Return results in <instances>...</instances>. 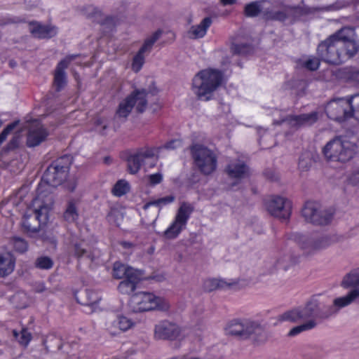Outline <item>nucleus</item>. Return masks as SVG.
<instances>
[{"instance_id": "22", "label": "nucleus", "mask_w": 359, "mask_h": 359, "mask_svg": "<svg viewBox=\"0 0 359 359\" xmlns=\"http://www.w3.org/2000/svg\"><path fill=\"white\" fill-rule=\"evenodd\" d=\"M29 29L32 34L39 39H46L54 36L57 34V29L52 25H41L37 22H30Z\"/></svg>"}, {"instance_id": "43", "label": "nucleus", "mask_w": 359, "mask_h": 359, "mask_svg": "<svg viewBox=\"0 0 359 359\" xmlns=\"http://www.w3.org/2000/svg\"><path fill=\"white\" fill-rule=\"evenodd\" d=\"M311 154L306 152L299 158V168L302 171L306 170L311 165Z\"/></svg>"}, {"instance_id": "26", "label": "nucleus", "mask_w": 359, "mask_h": 359, "mask_svg": "<svg viewBox=\"0 0 359 359\" xmlns=\"http://www.w3.org/2000/svg\"><path fill=\"white\" fill-rule=\"evenodd\" d=\"M212 20L210 18H204L200 24L192 26L187 34L191 39H199L203 37L208 29L210 27Z\"/></svg>"}, {"instance_id": "12", "label": "nucleus", "mask_w": 359, "mask_h": 359, "mask_svg": "<svg viewBox=\"0 0 359 359\" xmlns=\"http://www.w3.org/2000/svg\"><path fill=\"white\" fill-rule=\"evenodd\" d=\"M302 215L307 222L315 225H326L332 219V214L315 201H308L304 204Z\"/></svg>"}, {"instance_id": "49", "label": "nucleus", "mask_w": 359, "mask_h": 359, "mask_svg": "<svg viewBox=\"0 0 359 359\" xmlns=\"http://www.w3.org/2000/svg\"><path fill=\"white\" fill-rule=\"evenodd\" d=\"M95 130L102 133L106 128V121L102 118H97L95 121Z\"/></svg>"}, {"instance_id": "52", "label": "nucleus", "mask_w": 359, "mask_h": 359, "mask_svg": "<svg viewBox=\"0 0 359 359\" xmlns=\"http://www.w3.org/2000/svg\"><path fill=\"white\" fill-rule=\"evenodd\" d=\"M34 290L36 292H44L46 290V287H45L44 283H40L37 284L35 286Z\"/></svg>"}, {"instance_id": "58", "label": "nucleus", "mask_w": 359, "mask_h": 359, "mask_svg": "<svg viewBox=\"0 0 359 359\" xmlns=\"http://www.w3.org/2000/svg\"><path fill=\"white\" fill-rule=\"evenodd\" d=\"M3 125V121H1V119L0 118V128L1 127V126Z\"/></svg>"}, {"instance_id": "24", "label": "nucleus", "mask_w": 359, "mask_h": 359, "mask_svg": "<svg viewBox=\"0 0 359 359\" xmlns=\"http://www.w3.org/2000/svg\"><path fill=\"white\" fill-rule=\"evenodd\" d=\"M226 172L230 178L238 182L248 175V168L241 161L231 162L226 168Z\"/></svg>"}, {"instance_id": "2", "label": "nucleus", "mask_w": 359, "mask_h": 359, "mask_svg": "<svg viewBox=\"0 0 359 359\" xmlns=\"http://www.w3.org/2000/svg\"><path fill=\"white\" fill-rule=\"evenodd\" d=\"M359 50L354 29L343 27L322 42L318 47V53L325 62L339 65L354 56Z\"/></svg>"}, {"instance_id": "21", "label": "nucleus", "mask_w": 359, "mask_h": 359, "mask_svg": "<svg viewBox=\"0 0 359 359\" xmlns=\"http://www.w3.org/2000/svg\"><path fill=\"white\" fill-rule=\"evenodd\" d=\"M134 322L124 316H117L115 319L111 320L107 324V330L113 334L116 335L120 332H125L134 326Z\"/></svg>"}, {"instance_id": "44", "label": "nucleus", "mask_w": 359, "mask_h": 359, "mask_svg": "<svg viewBox=\"0 0 359 359\" xmlns=\"http://www.w3.org/2000/svg\"><path fill=\"white\" fill-rule=\"evenodd\" d=\"M18 121H15L8 124L0 133V146L6 141L8 136L11 135L13 130L16 128Z\"/></svg>"}, {"instance_id": "15", "label": "nucleus", "mask_w": 359, "mask_h": 359, "mask_svg": "<svg viewBox=\"0 0 359 359\" xmlns=\"http://www.w3.org/2000/svg\"><path fill=\"white\" fill-rule=\"evenodd\" d=\"M266 210L273 217L287 221L292 212V203L281 196H272L265 201Z\"/></svg>"}, {"instance_id": "25", "label": "nucleus", "mask_w": 359, "mask_h": 359, "mask_svg": "<svg viewBox=\"0 0 359 359\" xmlns=\"http://www.w3.org/2000/svg\"><path fill=\"white\" fill-rule=\"evenodd\" d=\"M142 278V273L141 271L126 278L124 280L119 283L118 287V291L123 294L131 293L135 290L137 284L140 281Z\"/></svg>"}, {"instance_id": "46", "label": "nucleus", "mask_w": 359, "mask_h": 359, "mask_svg": "<svg viewBox=\"0 0 359 359\" xmlns=\"http://www.w3.org/2000/svg\"><path fill=\"white\" fill-rule=\"evenodd\" d=\"M319 60L316 57H309L304 62V66L311 71L316 70L319 67Z\"/></svg>"}, {"instance_id": "40", "label": "nucleus", "mask_w": 359, "mask_h": 359, "mask_svg": "<svg viewBox=\"0 0 359 359\" xmlns=\"http://www.w3.org/2000/svg\"><path fill=\"white\" fill-rule=\"evenodd\" d=\"M35 265L39 269L48 270L53 267V262L50 257L43 256L37 258Z\"/></svg>"}, {"instance_id": "18", "label": "nucleus", "mask_w": 359, "mask_h": 359, "mask_svg": "<svg viewBox=\"0 0 359 359\" xmlns=\"http://www.w3.org/2000/svg\"><path fill=\"white\" fill-rule=\"evenodd\" d=\"M48 133L46 129L37 121H34L30 126L27 137V144L29 147H34L43 142Z\"/></svg>"}, {"instance_id": "41", "label": "nucleus", "mask_w": 359, "mask_h": 359, "mask_svg": "<svg viewBox=\"0 0 359 359\" xmlns=\"http://www.w3.org/2000/svg\"><path fill=\"white\" fill-rule=\"evenodd\" d=\"M13 335L24 346H27L31 340V334L26 329H22L20 333L13 330Z\"/></svg>"}, {"instance_id": "56", "label": "nucleus", "mask_w": 359, "mask_h": 359, "mask_svg": "<svg viewBox=\"0 0 359 359\" xmlns=\"http://www.w3.org/2000/svg\"><path fill=\"white\" fill-rule=\"evenodd\" d=\"M354 78L359 83V72L354 73Z\"/></svg>"}, {"instance_id": "53", "label": "nucleus", "mask_w": 359, "mask_h": 359, "mask_svg": "<svg viewBox=\"0 0 359 359\" xmlns=\"http://www.w3.org/2000/svg\"><path fill=\"white\" fill-rule=\"evenodd\" d=\"M18 145V138L14 137L10 142L8 147L10 149L15 148Z\"/></svg>"}, {"instance_id": "55", "label": "nucleus", "mask_w": 359, "mask_h": 359, "mask_svg": "<svg viewBox=\"0 0 359 359\" xmlns=\"http://www.w3.org/2000/svg\"><path fill=\"white\" fill-rule=\"evenodd\" d=\"M220 1L224 5L232 4L235 1V0H220Z\"/></svg>"}, {"instance_id": "11", "label": "nucleus", "mask_w": 359, "mask_h": 359, "mask_svg": "<svg viewBox=\"0 0 359 359\" xmlns=\"http://www.w3.org/2000/svg\"><path fill=\"white\" fill-rule=\"evenodd\" d=\"M191 150L196 166L203 174L209 175L215 170L217 158L211 150L200 144L194 145Z\"/></svg>"}, {"instance_id": "28", "label": "nucleus", "mask_w": 359, "mask_h": 359, "mask_svg": "<svg viewBox=\"0 0 359 359\" xmlns=\"http://www.w3.org/2000/svg\"><path fill=\"white\" fill-rule=\"evenodd\" d=\"M318 118V114L313 112L309 114H302L298 116L290 118L288 121L292 126H302L311 125L316 121Z\"/></svg>"}, {"instance_id": "6", "label": "nucleus", "mask_w": 359, "mask_h": 359, "mask_svg": "<svg viewBox=\"0 0 359 359\" xmlns=\"http://www.w3.org/2000/svg\"><path fill=\"white\" fill-rule=\"evenodd\" d=\"M325 111L327 116L337 121H343L353 116L359 120V94L348 98H336L326 104Z\"/></svg>"}, {"instance_id": "35", "label": "nucleus", "mask_w": 359, "mask_h": 359, "mask_svg": "<svg viewBox=\"0 0 359 359\" xmlns=\"http://www.w3.org/2000/svg\"><path fill=\"white\" fill-rule=\"evenodd\" d=\"M11 301L15 306L20 309L25 308L29 304L27 295L24 292H19L15 294L11 297Z\"/></svg>"}, {"instance_id": "30", "label": "nucleus", "mask_w": 359, "mask_h": 359, "mask_svg": "<svg viewBox=\"0 0 359 359\" xmlns=\"http://www.w3.org/2000/svg\"><path fill=\"white\" fill-rule=\"evenodd\" d=\"M225 332L243 339V319H234L229 322L225 327Z\"/></svg>"}, {"instance_id": "51", "label": "nucleus", "mask_w": 359, "mask_h": 359, "mask_svg": "<svg viewBox=\"0 0 359 359\" xmlns=\"http://www.w3.org/2000/svg\"><path fill=\"white\" fill-rule=\"evenodd\" d=\"M349 180L352 184L359 187V172L353 173Z\"/></svg>"}, {"instance_id": "54", "label": "nucleus", "mask_w": 359, "mask_h": 359, "mask_svg": "<svg viewBox=\"0 0 359 359\" xmlns=\"http://www.w3.org/2000/svg\"><path fill=\"white\" fill-rule=\"evenodd\" d=\"M121 247H122L123 248H124V249H132V248H133V244H132V243H129V242H126V241L122 242V243H121Z\"/></svg>"}, {"instance_id": "13", "label": "nucleus", "mask_w": 359, "mask_h": 359, "mask_svg": "<svg viewBox=\"0 0 359 359\" xmlns=\"http://www.w3.org/2000/svg\"><path fill=\"white\" fill-rule=\"evenodd\" d=\"M159 149L143 148L135 153L130 154L126 158L128 172L136 174L140 169L142 164L151 161L150 167L154 166L158 156Z\"/></svg>"}, {"instance_id": "14", "label": "nucleus", "mask_w": 359, "mask_h": 359, "mask_svg": "<svg viewBox=\"0 0 359 359\" xmlns=\"http://www.w3.org/2000/svg\"><path fill=\"white\" fill-rule=\"evenodd\" d=\"M191 212L192 208L190 205L182 203L178 209L174 220L163 232L164 238L168 240L176 238L186 227Z\"/></svg>"}, {"instance_id": "29", "label": "nucleus", "mask_w": 359, "mask_h": 359, "mask_svg": "<svg viewBox=\"0 0 359 359\" xmlns=\"http://www.w3.org/2000/svg\"><path fill=\"white\" fill-rule=\"evenodd\" d=\"M341 286L344 288L359 287V268L354 269L343 278Z\"/></svg>"}, {"instance_id": "57", "label": "nucleus", "mask_w": 359, "mask_h": 359, "mask_svg": "<svg viewBox=\"0 0 359 359\" xmlns=\"http://www.w3.org/2000/svg\"><path fill=\"white\" fill-rule=\"evenodd\" d=\"M355 6L356 8L359 10V0H356Z\"/></svg>"}, {"instance_id": "3", "label": "nucleus", "mask_w": 359, "mask_h": 359, "mask_svg": "<svg viewBox=\"0 0 359 359\" xmlns=\"http://www.w3.org/2000/svg\"><path fill=\"white\" fill-rule=\"evenodd\" d=\"M357 300H359V287L351 289L346 295L335 298L329 313H323L319 303L316 299H312L302 309H295L278 316L274 325H277L283 322H296L299 319L308 317L327 318Z\"/></svg>"}, {"instance_id": "7", "label": "nucleus", "mask_w": 359, "mask_h": 359, "mask_svg": "<svg viewBox=\"0 0 359 359\" xmlns=\"http://www.w3.org/2000/svg\"><path fill=\"white\" fill-rule=\"evenodd\" d=\"M129 304L134 312L168 311L170 308V304L165 297L149 292L134 294L130 299Z\"/></svg>"}, {"instance_id": "48", "label": "nucleus", "mask_w": 359, "mask_h": 359, "mask_svg": "<svg viewBox=\"0 0 359 359\" xmlns=\"http://www.w3.org/2000/svg\"><path fill=\"white\" fill-rule=\"evenodd\" d=\"M147 178H148L149 183L151 185L154 186V185H156V184L161 183V182L163 180V175L161 173L157 172L155 174L148 175Z\"/></svg>"}, {"instance_id": "32", "label": "nucleus", "mask_w": 359, "mask_h": 359, "mask_svg": "<svg viewBox=\"0 0 359 359\" xmlns=\"http://www.w3.org/2000/svg\"><path fill=\"white\" fill-rule=\"evenodd\" d=\"M309 318L310 317H308V318ZM311 319L309 320L308 322H306L302 325L296 326V327H293L292 329H291L288 333V335L290 337L296 336L303 331L311 330V329L313 328L317 324V323L316 321V318L317 317H311ZM306 319H307V318H304L303 320H306ZM299 320L300 319H299L298 320Z\"/></svg>"}, {"instance_id": "4", "label": "nucleus", "mask_w": 359, "mask_h": 359, "mask_svg": "<svg viewBox=\"0 0 359 359\" xmlns=\"http://www.w3.org/2000/svg\"><path fill=\"white\" fill-rule=\"evenodd\" d=\"M357 151L355 138L346 135L331 140L323 149V155L329 163H346L354 157Z\"/></svg>"}, {"instance_id": "39", "label": "nucleus", "mask_w": 359, "mask_h": 359, "mask_svg": "<svg viewBox=\"0 0 359 359\" xmlns=\"http://www.w3.org/2000/svg\"><path fill=\"white\" fill-rule=\"evenodd\" d=\"M175 197L172 196H165L161 198H159L158 200H155L153 201H151L149 203H146L144 205V208L146 210L151 205H156L159 208H162L163 206L171 203L174 201Z\"/></svg>"}, {"instance_id": "19", "label": "nucleus", "mask_w": 359, "mask_h": 359, "mask_svg": "<svg viewBox=\"0 0 359 359\" xmlns=\"http://www.w3.org/2000/svg\"><path fill=\"white\" fill-rule=\"evenodd\" d=\"M161 34V31H158L155 32L150 38L147 39L137 53L134 56L132 63V69L135 72H137L141 69L144 63L145 53L150 50L153 44L159 38Z\"/></svg>"}, {"instance_id": "42", "label": "nucleus", "mask_w": 359, "mask_h": 359, "mask_svg": "<svg viewBox=\"0 0 359 359\" xmlns=\"http://www.w3.org/2000/svg\"><path fill=\"white\" fill-rule=\"evenodd\" d=\"M75 255L80 257L86 255L92 260H94L97 257L99 256L100 252L94 250L93 255L88 252V250L82 248L80 245H75L74 246Z\"/></svg>"}, {"instance_id": "20", "label": "nucleus", "mask_w": 359, "mask_h": 359, "mask_svg": "<svg viewBox=\"0 0 359 359\" xmlns=\"http://www.w3.org/2000/svg\"><path fill=\"white\" fill-rule=\"evenodd\" d=\"M74 60H76L75 64H79L80 62L79 57L76 55H69L66 57L57 65L54 77V85L57 90H60L66 84V76L65 69L72 63Z\"/></svg>"}, {"instance_id": "5", "label": "nucleus", "mask_w": 359, "mask_h": 359, "mask_svg": "<svg viewBox=\"0 0 359 359\" xmlns=\"http://www.w3.org/2000/svg\"><path fill=\"white\" fill-rule=\"evenodd\" d=\"M224 76L222 71L207 68L197 73L192 80V90L197 97L208 101L213 97L215 91L222 85Z\"/></svg>"}, {"instance_id": "33", "label": "nucleus", "mask_w": 359, "mask_h": 359, "mask_svg": "<svg viewBox=\"0 0 359 359\" xmlns=\"http://www.w3.org/2000/svg\"><path fill=\"white\" fill-rule=\"evenodd\" d=\"M78 217L79 214L76 201H69L66 210L64 213L65 220L69 222H74L78 219Z\"/></svg>"}, {"instance_id": "38", "label": "nucleus", "mask_w": 359, "mask_h": 359, "mask_svg": "<svg viewBox=\"0 0 359 359\" xmlns=\"http://www.w3.org/2000/svg\"><path fill=\"white\" fill-rule=\"evenodd\" d=\"M107 218L110 224L118 226L123 219V214L118 208H112Z\"/></svg>"}, {"instance_id": "17", "label": "nucleus", "mask_w": 359, "mask_h": 359, "mask_svg": "<svg viewBox=\"0 0 359 359\" xmlns=\"http://www.w3.org/2000/svg\"><path fill=\"white\" fill-rule=\"evenodd\" d=\"M243 339H251L259 343L265 341L267 335L259 323L249 319H243Z\"/></svg>"}, {"instance_id": "9", "label": "nucleus", "mask_w": 359, "mask_h": 359, "mask_svg": "<svg viewBox=\"0 0 359 359\" xmlns=\"http://www.w3.org/2000/svg\"><path fill=\"white\" fill-rule=\"evenodd\" d=\"M186 336V329L173 321L163 320L154 325V337L157 340L182 341Z\"/></svg>"}, {"instance_id": "47", "label": "nucleus", "mask_w": 359, "mask_h": 359, "mask_svg": "<svg viewBox=\"0 0 359 359\" xmlns=\"http://www.w3.org/2000/svg\"><path fill=\"white\" fill-rule=\"evenodd\" d=\"M40 236L41 237V239L44 243L52 244L53 247L55 246V237L50 232H45L43 233H40Z\"/></svg>"}, {"instance_id": "37", "label": "nucleus", "mask_w": 359, "mask_h": 359, "mask_svg": "<svg viewBox=\"0 0 359 359\" xmlns=\"http://www.w3.org/2000/svg\"><path fill=\"white\" fill-rule=\"evenodd\" d=\"M11 245L19 253H24L28 249V244L27 241L21 238L15 237L11 241Z\"/></svg>"}, {"instance_id": "8", "label": "nucleus", "mask_w": 359, "mask_h": 359, "mask_svg": "<svg viewBox=\"0 0 359 359\" xmlns=\"http://www.w3.org/2000/svg\"><path fill=\"white\" fill-rule=\"evenodd\" d=\"M334 241V236L328 233L300 236L297 238L298 245L304 253L307 255L316 254L327 248Z\"/></svg>"}, {"instance_id": "31", "label": "nucleus", "mask_w": 359, "mask_h": 359, "mask_svg": "<svg viewBox=\"0 0 359 359\" xmlns=\"http://www.w3.org/2000/svg\"><path fill=\"white\" fill-rule=\"evenodd\" d=\"M232 285L222 278H208L203 283V288L208 292L213 291L217 289L226 288Z\"/></svg>"}, {"instance_id": "10", "label": "nucleus", "mask_w": 359, "mask_h": 359, "mask_svg": "<svg viewBox=\"0 0 359 359\" xmlns=\"http://www.w3.org/2000/svg\"><path fill=\"white\" fill-rule=\"evenodd\" d=\"M154 95L153 93H146L144 90L135 91L120 103L116 115L121 118H126L130 113L133 107H135L138 111H143L146 108L147 101L150 100Z\"/></svg>"}, {"instance_id": "23", "label": "nucleus", "mask_w": 359, "mask_h": 359, "mask_svg": "<svg viewBox=\"0 0 359 359\" xmlns=\"http://www.w3.org/2000/svg\"><path fill=\"white\" fill-rule=\"evenodd\" d=\"M15 259L13 254L7 250L0 252V277L10 275L15 269Z\"/></svg>"}, {"instance_id": "1", "label": "nucleus", "mask_w": 359, "mask_h": 359, "mask_svg": "<svg viewBox=\"0 0 359 359\" xmlns=\"http://www.w3.org/2000/svg\"><path fill=\"white\" fill-rule=\"evenodd\" d=\"M69 168L60 161L50 165L43 175L37 189V196L33 199L27 212L23 215L22 225L27 231L34 232L36 227L29 222L32 218L39 225L45 224L48 219V212L53 204V198L49 188L55 187L66 179Z\"/></svg>"}, {"instance_id": "16", "label": "nucleus", "mask_w": 359, "mask_h": 359, "mask_svg": "<svg viewBox=\"0 0 359 359\" xmlns=\"http://www.w3.org/2000/svg\"><path fill=\"white\" fill-rule=\"evenodd\" d=\"M292 12V8H287L283 12L273 13L269 11V4L266 2H252L245 8V15L254 17L259 13H262L266 19L284 20L287 15Z\"/></svg>"}, {"instance_id": "27", "label": "nucleus", "mask_w": 359, "mask_h": 359, "mask_svg": "<svg viewBox=\"0 0 359 359\" xmlns=\"http://www.w3.org/2000/svg\"><path fill=\"white\" fill-rule=\"evenodd\" d=\"M140 271L125 265L119 262H116L114 264L112 275L115 278L120 279L127 278Z\"/></svg>"}, {"instance_id": "45", "label": "nucleus", "mask_w": 359, "mask_h": 359, "mask_svg": "<svg viewBox=\"0 0 359 359\" xmlns=\"http://www.w3.org/2000/svg\"><path fill=\"white\" fill-rule=\"evenodd\" d=\"M182 146V142L180 140H173L166 143L163 147H154L155 149H159L158 155L163 149H175Z\"/></svg>"}, {"instance_id": "50", "label": "nucleus", "mask_w": 359, "mask_h": 359, "mask_svg": "<svg viewBox=\"0 0 359 359\" xmlns=\"http://www.w3.org/2000/svg\"><path fill=\"white\" fill-rule=\"evenodd\" d=\"M232 50L234 53L239 54H245L247 53L248 47L244 45L233 44L231 47Z\"/></svg>"}, {"instance_id": "36", "label": "nucleus", "mask_w": 359, "mask_h": 359, "mask_svg": "<svg viewBox=\"0 0 359 359\" xmlns=\"http://www.w3.org/2000/svg\"><path fill=\"white\" fill-rule=\"evenodd\" d=\"M86 294L87 297L86 304L87 306H89L93 311H94L95 310L96 304L100 300V296L98 292L92 290H86Z\"/></svg>"}, {"instance_id": "34", "label": "nucleus", "mask_w": 359, "mask_h": 359, "mask_svg": "<svg viewBox=\"0 0 359 359\" xmlns=\"http://www.w3.org/2000/svg\"><path fill=\"white\" fill-rule=\"evenodd\" d=\"M130 189L129 183L125 180H118L112 189V193L116 196H122L127 194Z\"/></svg>"}, {"instance_id": "59", "label": "nucleus", "mask_w": 359, "mask_h": 359, "mask_svg": "<svg viewBox=\"0 0 359 359\" xmlns=\"http://www.w3.org/2000/svg\"><path fill=\"white\" fill-rule=\"evenodd\" d=\"M36 4H37L36 1H34V4L33 5H32L31 6H36Z\"/></svg>"}]
</instances>
